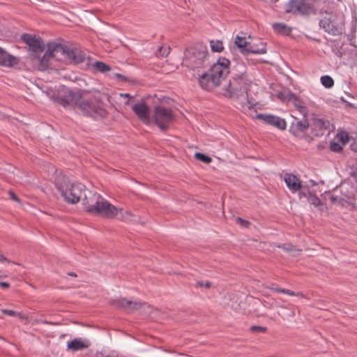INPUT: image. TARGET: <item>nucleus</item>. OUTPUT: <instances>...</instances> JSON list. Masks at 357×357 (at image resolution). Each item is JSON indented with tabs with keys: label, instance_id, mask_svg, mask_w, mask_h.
<instances>
[{
	"label": "nucleus",
	"instance_id": "1",
	"mask_svg": "<svg viewBox=\"0 0 357 357\" xmlns=\"http://www.w3.org/2000/svg\"><path fill=\"white\" fill-rule=\"evenodd\" d=\"M86 95L85 91L68 90L65 96L56 98V102L64 107H76L83 115L94 119L105 118L108 112L101 100V93L96 91L90 97Z\"/></svg>",
	"mask_w": 357,
	"mask_h": 357
},
{
	"label": "nucleus",
	"instance_id": "2",
	"mask_svg": "<svg viewBox=\"0 0 357 357\" xmlns=\"http://www.w3.org/2000/svg\"><path fill=\"white\" fill-rule=\"evenodd\" d=\"M229 64L230 61L227 59L221 57L213 64L207 73L199 71L194 76L198 78L199 84L202 89L211 90L219 86L221 81L227 75Z\"/></svg>",
	"mask_w": 357,
	"mask_h": 357
},
{
	"label": "nucleus",
	"instance_id": "3",
	"mask_svg": "<svg viewBox=\"0 0 357 357\" xmlns=\"http://www.w3.org/2000/svg\"><path fill=\"white\" fill-rule=\"evenodd\" d=\"M246 66L242 62L237 63L234 66L233 76L227 88V92L230 98L247 99L252 81L246 73Z\"/></svg>",
	"mask_w": 357,
	"mask_h": 357
},
{
	"label": "nucleus",
	"instance_id": "4",
	"mask_svg": "<svg viewBox=\"0 0 357 357\" xmlns=\"http://www.w3.org/2000/svg\"><path fill=\"white\" fill-rule=\"evenodd\" d=\"M88 193L89 195H85V197L82 199L83 205L88 213L112 219L118 215V207L96 192L88 191Z\"/></svg>",
	"mask_w": 357,
	"mask_h": 357
},
{
	"label": "nucleus",
	"instance_id": "5",
	"mask_svg": "<svg viewBox=\"0 0 357 357\" xmlns=\"http://www.w3.org/2000/svg\"><path fill=\"white\" fill-rule=\"evenodd\" d=\"M49 54L56 61L70 63L84 62L86 55L84 52L73 45L50 42L47 44Z\"/></svg>",
	"mask_w": 357,
	"mask_h": 357
},
{
	"label": "nucleus",
	"instance_id": "6",
	"mask_svg": "<svg viewBox=\"0 0 357 357\" xmlns=\"http://www.w3.org/2000/svg\"><path fill=\"white\" fill-rule=\"evenodd\" d=\"M183 64L194 72L193 75L202 71L208 65L207 47L203 43H198L187 48Z\"/></svg>",
	"mask_w": 357,
	"mask_h": 357
},
{
	"label": "nucleus",
	"instance_id": "7",
	"mask_svg": "<svg viewBox=\"0 0 357 357\" xmlns=\"http://www.w3.org/2000/svg\"><path fill=\"white\" fill-rule=\"evenodd\" d=\"M58 191L63 198L64 201L69 204L77 203L84 195H89L85 186L79 183H70L68 178L64 176H58L55 181Z\"/></svg>",
	"mask_w": 357,
	"mask_h": 357
},
{
	"label": "nucleus",
	"instance_id": "8",
	"mask_svg": "<svg viewBox=\"0 0 357 357\" xmlns=\"http://www.w3.org/2000/svg\"><path fill=\"white\" fill-rule=\"evenodd\" d=\"M285 11L294 15H309L315 14L317 9L312 0H290L285 6Z\"/></svg>",
	"mask_w": 357,
	"mask_h": 357
},
{
	"label": "nucleus",
	"instance_id": "9",
	"mask_svg": "<svg viewBox=\"0 0 357 357\" xmlns=\"http://www.w3.org/2000/svg\"><path fill=\"white\" fill-rule=\"evenodd\" d=\"M153 119L160 130H165L169 127L175 119L171 109L159 105L154 108Z\"/></svg>",
	"mask_w": 357,
	"mask_h": 357
},
{
	"label": "nucleus",
	"instance_id": "10",
	"mask_svg": "<svg viewBox=\"0 0 357 357\" xmlns=\"http://www.w3.org/2000/svg\"><path fill=\"white\" fill-rule=\"evenodd\" d=\"M21 39L29 47L33 56L40 54L43 52L45 45L40 37L30 33H24L21 36Z\"/></svg>",
	"mask_w": 357,
	"mask_h": 357
},
{
	"label": "nucleus",
	"instance_id": "11",
	"mask_svg": "<svg viewBox=\"0 0 357 357\" xmlns=\"http://www.w3.org/2000/svg\"><path fill=\"white\" fill-rule=\"evenodd\" d=\"M278 98L282 101L287 100L291 102L303 116H307L308 111L305 103L292 92L289 91L287 93H280L278 94Z\"/></svg>",
	"mask_w": 357,
	"mask_h": 357
},
{
	"label": "nucleus",
	"instance_id": "12",
	"mask_svg": "<svg viewBox=\"0 0 357 357\" xmlns=\"http://www.w3.org/2000/svg\"><path fill=\"white\" fill-rule=\"evenodd\" d=\"M111 305L117 308L123 309L127 311L139 310L142 307L150 308V306L146 303L133 302L124 298L111 301Z\"/></svg>",
	"mask_w": 357,
	"mask_h": 357
},
{
	"label": "nucleus",
	"instance_id": "13",
	"mask_svg": "<svg viewBox=\"0 0 357 357\" xmlns=\"http://www.w3.org/2000/svg\"><path fill=\"white\" fill-rule=\"evenodd\" d=\"M132 109L135 114L143 123L146 124L150 123V110L149 107L145 102H141L137 103L132 106Z\"/></svg>",
	"mask_w": 357,
	"mask_h": 357
},
{
	"label": "nucleus",
	"instance_id": "14",
	"mask_svg": "<svg viewBox=\"0 0 357 357\" xmlns=\"http://www.w3.org/2000/svg\"><path fill=\"white\" fill-rule=\"evenodd\" d=\"M257 118L268 125L278 128V129L284 130L286 128V122L284 119L278 116L271 114H259L257 115Z\"/></svg>",
	"mask_w": 357,
	"mask_h": 357
},
{
	"label": "nucleus",
	"instance_id": "15",
	"mask_svg": "<svg viewBox=\"0 0 357 357\" xmlns=\"http://www.w3.org/2000/svg\"><path fill=\"white\" fill-rule=\"evenodd\" d=\"M284 182L291 192L297 191H305L304 188L302 186L300 179L294 174L287 173L284 176Z\"/></svg>",
	"mask_w": 357,
	"mask_h": 357
},
{
	"label": "nucleus",
	"instance_id": "16",
	"mask_svg": "<svg viewBox=\"0 0 357 357\" xmlns=\"http://www.w3.org/2000/svg\"><path fill=\"white\" fill-rule=\"evenodd\" d=\"M91 346V342L87 339L77 337L67 342V350L72 352L87 349Z\"/></svg>",
	"mask_w": 357,
	"mask_h": 357
},
{
	"label": "nucleus",
	"instance_id": "17",
	"mask_svg": "<svg viewBox=\"0 0 357 357\" xmlns=\"http://www.w3.org/2000/svg\"><path fill=\"white\" fill-rule=\"evenodd\" d=\"M266 52V44L259 40L248 42L245 54H263Z\"/></svg>",
	"mask_w": 357,
	"mask_h": 357
},
{
	"label": "nucleus",
	"instance_id": "18",
	"mask_svg": "<svg viewBox=\"0 0 357 357\" xmlns=\"http://www.w3.org/2000/svg\"><path fill=\"white\" fill-rule=\"evenodd\" d=\"M18 60L16 57L8 54L0 47V66L11 67L17 64Z\"/></svg>",
	"mask_w": 357,
	"mask_h": 357
},
{
	"label": "nucleus",
	"instance_id": "19",
	"mask_svg": "<svg viewBox=\"0 0 357 357\" xmlns=\"http://www.w3.org/2000/svg\"><path fill=\"white\" fill-rule=\"evenodd\" d=\"M34 58L37 59L38 63V69L40 70H46L50 65V60L53 59L52 55L49 54L48 49L46 52L44 54L43 57H40V54H37V56H33Z\"/></svg>",
	"mask_w": 357,
	"mask_h": 357
},
{
	"label": "nucleus",
	"instance_id": "20",
	"mask_svg": "<svg viewBox=\"0 0 357 357\" xmlns=\"http://www.w3.org/2000/svg\"><path fill=\"white\" fill-rule=\"evenodd\" d=\"M319 26L326 32L330 34L336 35L337 32V29L333 24V21L330 17H324L319 22Z\"/></svg>",
	"mask_w": 357,
	"mask_h": 357
},
{
	"label": "nucleus",
	"instance_id": "21",
	"mask_svg": "<svg viewBox=\"0 0 357 357\" xmlns=\"http://www.w3.org/2000/svg\"><path fill=\"white\" fill-rule=\"evenodd\" d=\"M309 127V123L306 119V117L303 116V119L300 121L296 120L292 123L291 130H294V132H305Z\"/></svg>",
	"mask_w": 357,
	"mask_h": 357
},
{
	"label": "nucleus",
	"instance_id": "22",
	"mask_svg": "<svg viewBox=\"0 0 357 357\" xmlns=\"http://www.w3.org/2000/svg\"><path fill=\"white\" fill-rule=\"evenodd\" d=\"M299 195L300 197H307V202L315 207L319 206L321 204V202L319 198L315 195L311 194L308 190L307 192L301 191Z\"/></svg>",
	"mask_w": 357,
	"mask_h": 357
},
{
	"label": "nucleus",
	"instance_id": "23",
	"mask_svg": "<svg viewBox=\"0 0 357 357\" xmlns=\"http://www.w3.org/2000/svg\"><path fill=\"white\" fill-rule=\"evenodd\" d=\"M235 44L241 49V52L243 54L245 53V48L248 45V41L245 36H240L237 35L234 40Z\"/></svg>",
	"mask_w": 357,
	"mask_h": 357
},
{
	"label": "nucleus",
	"instance_id": "24",
	"mask_svg": "<svg viewBox=\"0 0 357 357\" xmlns=\"http://www.w3.org/2000/svg\"><path fill=\"white\" fill-rule=\"evenodd\" d=\"M273 30L279 33L284 35H289L291 32V29L289 28L286 24L282 23H275L273 24Z\"/></svg>",
	"mask_w": 357,
	"mask_h": 357
},
{
	"label": "nucleus",
	"instance_id": "25",
	"mask_svg": "<svg viewBox=\"0 0 357 357\" xmlns=\"http://www.w3.org/2000/svg\"><path fill=\"white\" fill-rule=\"evenodd\" d=\"M314 126L321 130H326L329 129L330 122L324 119L315 118L314 119Z\"/></svg>",
	"mask_w": 357,
	"mask_h": 357
},
{
	"label": "nucleus",
	"instance_id": "26",
	"mask_svg": "<svg viewBox=\"0 0 357 357\" xmlns=\"http://www.w3.org/2000/svg\"><path fill=\"white\" fill-rule=\"evenodd\" d=\"M119 219L123 221H131L132 218V214L129 211H124L121 208H119Z\"/></svg>",
	"mask_w": 357,
	"mask_h": 357
},
{
	"label": "nucleus",
	"instance_id": "27",
	"mask_svg": "<svg viewBox=\"0 0 357 357\" xmlns=\"http://www.w3.org/2000/svg\"><path fill=\"white\" fill-rule=\"evenodd\" d=\"M1 311L3 314L8 315L10 317H20L21 319H28V317L22 312H16L14 310H6V309L1 310Z\"/></svg>",
	"mask_w": 357,
	"mask_h": 357
},
{
	"label": "nucleus",
	"instance_id": "28",
	"mask_svg": "<svg viewBox=\"0 0 357 357\" xmlns=\"http://www.w3.org/2000/svg\"><path fill=\"white\" fill-rule=\"evenodd\" d=\"M210 45L213 52H220L224 49L222 42L220 40H211Z\"/></svg>",
	"mask_w": 357,
	"mask_h": 357
},
{
	"label": "nucleus",
	"instance_id": "29",
	"mask_svg": "<svg viewBox=\"0 0 357 357\" xmlns=\"http://www.w3.org/2000/svg\"><path fill=\"white\" fill-rule=\"evenodd\" d=\"M321 82L327 89L331 88L334 84L333 78L328 75H324L321 77Z\"/></svg>",
	"mask_w": 357,
	"mask_h": 357
},
{
	"label": "nucleus",
	"instance_id": "30",
	"mask_svg": "<svg viewBox=\"0 0 357 357\" xmlns=\"http://www.w3.org/2000/svg\"><path fill=\"white\" fill-rule=\"evenodd\" d=\"M94 66L96 69L100 73H105L110 70L109 66L101 61H96L94 63Z\"/></svg>",
	"mask_w": 357,
	"mask_h": 357
},
{
	"label": "nucleus",
	"instance_id": "31",
	"mask_svg": "<svg viewBox=\"0 0 357 357\" xmlns=\"http://www.w3.org/2000/svg\"><path fill=\"white\" fill-rule=\"evenodd\" d=\"M195 157L199 161L203 162L205 164H209L211 162V158L209 156H207L201 153H196L195 154Z\"/></svg>",
	"mask_w": 357,
	"mask_h": 357
},
{
	"label": "nucleus",
	"instance_id": "32",
	"mask_svg": "<svg viewBox=\"0 0 357 357\" xmlns=\"http://www.w3.org/2000/svg\"><path fill=\"white\" fill-rule=\"evenodd\" d=\"M331 151L337 153V152L341 151L342 148L341 145L339 144L338 143H337V142H332L331 144Z\"/></svg>",
	"mask_w": 357,
	"mask_h": 357
},
{
	"label": "nucleus",
	"instance_id": "33",
	"mask_svg": "<svg viewBox=\"0 0 357 357\" xmlns=\"http://www.w3.org/2000/svg\"><path fill=\"white\" fill-rule=\"evenodd\" d=\"M236 222L243 227H248L250 225V222L248 220H243L241 218H237L236 219Z\"/></svg>",
	"mask_w": 357,
	"mask_h": 357
},
{
	"label": "nucleus",
	"instance_id": "34",
	"mask_svg": "<svg viewBox=\"0 0 357 357\" xmlns=\"http://www.w3.org/2000/svg\"><path fill=\"white\" fill-rule=\"evenodd\" d=\"M170 52L169 47H160L159 53L162 56H167Z\"/></svg>",
	"mask_w": 357,
	"mask_h": 357
},
{
	"label": "nucleus",
	"instance_id": "35",
	"mask_svg": "<svg viewBox=\"0 0 357 357\" xmlns=\"http://www.w3.org/2000/svg\"><path fill=\"white\" fill-rule=\"evenodd\" d=\"M288 312L285 314L286 318L292 317L295 315V307L293 305H290L289 308H287Z\"/></svg>",
	"mask_w": 357,
	"mask_h": 357
},
{
	"label": "nucleus",
	"instance_id": "36",
	"mask_svg": "<svg viewBox=\"0 0 357 357\" xmlns=\"http://www.w3.org/2000/svg\"><path fill=\"white\" fill-rule=\"evenodd\" d=\"M330 200L331 202V203L333 204H341V201L342 200V199H340V197H336V196H331L330 197Z\"/></svg>",
	"mask_w": 357,
	"mask_h": 357
},
{
	"label": "nucleus",
	"instance_id": "37",
	"mask_svg": "<svg viewBox=\"0 0 357 357\" xmlns=\"http://www.w3.org/2000/svg\"><path fill=\"white\" fill-rule=\"evenodd\" d=\"M251 331L264 333L266 331V328L265 327L254 326L251 327Z\"/></svg>",
	"mask_w": 357,
	"mask_h": 357
},
{
	"label": "nucleus",
	"instance_id": "38",
	"mask_svg": "<svg viewBox=\"0 0 357 357\" xmlns=\"http://www.w3.org/2000/svg\"><path fill=\"white\" fill-rule=\"evenodd\" d=\"M281 293L286 294L289 296H298L300 294V293L298 292L296 293L295 291L287 289H284V290H282Z\"/></svg>",
	"mask_w": 357,
	"mask_h": 357
},
{
	"label": "nucleus",
	"instance_id": "39",
	"mask_svg": "<svg viewBox=\"0 0 357 357\" xmlns=\"http://www.w3.org/2000/svg\"><path fill=\"white\" fill-rule=\"evenodd\" d=\"M120 96L128 98V100L125 102L126 105H128L129 100L132 98L129 93H120Z\"/></svg>",
	"mask_w": 357,
	"mask_h": 357
},
{
	"label": "nucleus",
	"instance_id": "40",
	"mask_svg": "<svg viewBox=\"0 0 357 357\" xmlns=\"http://www.w3.org/2000/svg\"><path fill=\"white\" fill-rule=\"evenodd\" d=\"M0 287L2 288H4V289H7L10 287V284H9V283H8L6 282H1Z\"/></svg>",
	"mask_w": 357,
	"mask_h": 357
},
{
	"label": "nucleus",
	"instance_id": "41",
	"mask_svg": "<svg viewBox=\"0 0 357 357\" xmlns=\"http://www.w3.org/2000/svg\"><path fill=\"white\" fill-rule=\"evenodd\" d=\"M9 195H10V198L12 199H13L15 201H17V202H19L18 197L13 192H10Z\"/></svg>",
	"mask_w": 357,
	"mask_h": 357
},
{
	"label": "nucleus",
	"instance_id": "42",
	"mask_svg": "<svg viewBox=\"0 0 357 357\" xmlns=\"http://www.w3.org/2000/svg\"><path fill=\"white\" fill-rule=\"evenodd\" d=\"M340 139H341V141H342L344 143H346V142L348 141V137H347V135H345V139H344V134H342V135H340Z\"/></svg>",
	"mask_w": 357,
	"mask_h": 357
},
{
	"label": "nucleus",
	"instance_id": "43",
	"mask_svg": "<svg viewBox=\"0 0 357 357\" xmlns=\"http://www.w3.org/2000/svg\"><path fill=\"white\" fill-rule=\"evenodd\" d=\"M271 289H272L273 291H276V292H280L281 293V291L282 290H284V289L283 288H278V287H275V288H271Z\"/></svg>",
	"mask_w": 357,
	"mask_h": 357
},
{
	"label": "nucleus",
	"instance_id": "44",
	"mask_svg": "<svg viewBox=\"0 0 357 357\" xmlns=\"http://www.w3.org/2000/svg\"><path fill=\"white\" fill-rule=\"evenodd\" d=\"M291 245H283L282 248L287 250H290Z\"/></svg>",
	"mask_w": 357,
	"mask_h": 357
},
{
	"label": "nucleus",
	"instance_id": "45",
	"mask_svg": "<svg viewBox=\"0 0 357 357\" xmlns=\"http://www.w3.org/2000/svg\"><path fill=\"white\" fill-rule=\"evenodd\" d=\"M8 261L7 259L0 253V261Z\"/></svg>",
	"mask_w": 357,
	"mask_h": 357
},
{
	"label": "nucleus",
	"instance_id": "46",
	"mask_svg": "<svg viewBox=\"0 0 357 357\" xmlns=\"http://www.w3.org/2000/svg\"><path fill=\"white\" fill-rule=\"evenodd\" d=\"M6 276H7L6 274H5L1 271H0V278H6Z\"/></svg>",
	"mask_w": 357,
	"mask_h": 357
},
{
	"label": "nucleus",
	"instance_id": "47",
	"mask_svg": "<svg viewBox=\"0 0 357 357\" xmlns=\"http://www.w3.org/2000/svg\"><path fill=\"white\" fill-rule=\"evenodd\" d=\"M204 287L206 288H209L211 287V283L209 282H206L204 283Z\"/></svg>",
	"mask_w": 357,
	"mask_h": 357
},
{
	"label": "nucleus",
	"instance_id": "48",
	"mask_svg": "<svg viewBox=\"0 0 357 357\" xmlns=\"http://www.w3.org/2000/svg\"><path fill=\"white\" fill-rule=\"evenodd\" d=\"M352 176L354 177V179L356 180V181L357 182V171H356V172H355L353 174Z\"/></svg>",
	"mask_w": 357,
	"mask_h": 357
},
{
	"label": "nucleus",
	"instance_id": "49",
	"mask_svg": "<svg viewBox=\"0 0 357 357\" xmlns=\"http://www.w3.org/2000/svg\"><path fill=\"white\" fill-rule=\"evenodd\" d=\"M116 77H118V78H120L121 79H125L124 77L122 75H120V74H116Z\"/></svg>",
	"mask_w": 357,
	"mask_h": 357
},
{
	"label": "nucleus",
	"instance_id": "50",
	"mask_svg": "<svg viewBox=\"0 0 357 357\" xmlns=\"http://www.w3.org/2000/svg\"><path fill=\"white\" fill-rule=\"evenodd\" d=\"M204 283H205V282H198V283H197V286H200V287H201V286H204Z\"/></svg>",
	"mask_w": 357,
	"mask_h": 357
},
{
	"label": "nucleus",
	"instance_id": "51",
	"mask_svg": "<svg viewBox=\"0 0 357 357\" xmlns=\"http://www.w3.org/2000/svg\"><path fill=\"white\" fill-rule=\"evenodd\" d=\"M68 275L70 276H76V274L74 273H69Z\"/></svg>",
	"mask_w": 357,
	"mask_h": 357
}]
</instances>
